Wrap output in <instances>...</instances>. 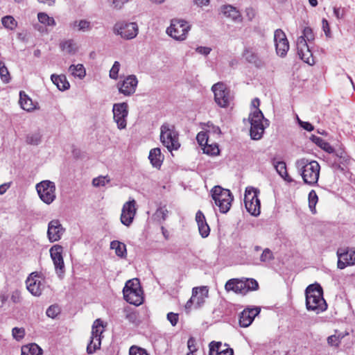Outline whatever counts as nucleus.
<instances>
[{
  "label": "nucleus",
  "instance_id": "nucleus-1",
  "mask_svg": "<svg viewBox=\"0 0 355 355\" xmlns=\"http://www.w3.org/2000/svg\"><path fill=\"white\" fill-rule=\"evenodd\" d=\"M306 307L309 311L318 314L327 308L326 301L323 298V291L318 284H311L305 290Z\"/></svg>",
  "mask_w": 355,
  "mask_h": 355
},
{
  "label": "nucleus",
  "instance_id": "nucleus-2",
  "mask_svg": "<svg viewBox=\"0 0 355 355\" xmlns=\"http://www.w3.org/2000/svg\"><path fill=\"white\" fill-rule=\"evenodd\" d=\"M295 166L300 173L304 183L309 185L317 184L320 171V166L318 162L302 158L296 161Z\"/></svg>",
  "mask_w": 355,
  "mask_h": 355
},
{
  "label": "nucleus",
  "instance_id": "nucleus-3",
  "mask_svg": "<svg viewBox=\"0 0 355 355\" xmlns=\"http://www.w3.org/2000/svg\"><path fill=\"white\" fill-rule=\"evenodd\" d=\"M160 141L170 152L180 147L179 135L174 125L164 123L161 125Z\"/></svg>",
  "mask_w": 355,
  "mask_h": 355
},
{
  "label": "nucleus",
  "instance_id": "nucleus-4",
  "mask_svg": "<svg viewBox=\"0 0 355 355\" xmlns=\"http://www.w3.org/2000/svg\"><path fill=\"white\" fill-rule=\"evenodd\" d=\"M249 120L251 139L259 140L263 137L265 129L269 125V121L264 118L262 112L259 109H257L250 114Z\"/></svg>",
  "mask_w": 355,
  "mask_h": 355
},
{
  "label": "nucleus",
  "instance_id": "nucleus-5",
  "mask_svg": "<svg viewBox=\"0 0 355 355\" xmlns=\"http://www.w3.org/2000/svg\"><path fill=\"white\" fill-rule=\"evenodd\" d=\"M211 196L216 205L219 207L221 213H227L232 205L233 196L229 189H223L220 186H215L212 188Z\"/></svg>",
  "mask_w": 355,
  "mask_h": 355
},
{
  "label": "nucleus",
  "instance_id": "nucleus-6",
  "mask_svg": "<svg viewBox=\"0 0 355 355\" xmlns=\"http://www.w3.org/2000/svg\"><path fill=\"white\" fill-rule=\"evenodd\" d=\"M191 29L188 22L183 19H173L171 21V25L166 29V33L178 41L186 40L188 33Z\"/></svg>",
  "mask_w": 355,
  "mask_h": 355
},
{
  "label": "nucleus",
  "instance_id": "nucleus-7",
  "mask_svg": "<svg viewBox=\"0 0 355 355\" xmlns=\"http://www.w3.org/2000/svg\"><path fill=\"white\" fill-rule=\"evenodd\" d=\"M40 200L46 205H51L56 198L55 184L50 180H42L35 186Z\"/></svg>",
  "mask_w": 355,
  "mask_h": 355
},
{
  "label": "nucleus",
  "instance_id": "nucleus-8",
  "mask_svg": "<svg viewBox=\"0 0 355 355\" xmlns=\"http://www.w3.org/2000/svg\"><path fill=\"white\" fill-rule=\"evenodd\" d=\"M259 190L248 187L246 188L244 195V202L247 211L252 216H257L260 214V200L259 199Z\"/></svg>",
  "mask_w": 355,
  "mask_h": 355
},
{
  "label": "nucleus",
  "instance_id": "nucleus-9",
  "mask_svg": "<svg viewBox=\"0 0 355 355\" xmlns=\"http://www.w3.org/2000/svg\"><path fill=\"white\" fill-rule=\"evenodd\" d=\"M104 331L103 322L101 319L94 321L92 325L91 340L87 347V352L89 354H92L100 348L101 343V334Z\"/></svg>",
  "mask_w": 355,
  "mask_h": 355
},
{
  "label": "nucleus",
  "instance_id": "nucleus-10",
  "mask_svg": "<svg viewBox=\"0 0 355 355\" xmlns=\"http://www.w3.org/2000/svg\"><path fill=\"white\" fill-rule=\"evenodd\" d=\"M211 90L214 94L215 102L221 107H226L229 105L230 101V90L223 83H217L214 84Z\"/></svg>",
  "mask_w": 355,
  "mask_h": 355
},
{
  "label": "nucleus",
  "instance_id": "nucleus-11",
  "mask_svg": "<svg viewBox=\"0 0 355 355\" xmlns=\"http://www.w3.org/2000/svg\"><path fill=\"white\" fill-rule=\"evenodd\" d=\"M113 119L119 130L125 129L127 125L128 105L127 103H115L112 108Z\"/></svg>",
  "mask_w": 355,
  "mask_h": 355
},
{
  "label": "nucleus",
  "instance_id": "nucleus-12",
  "mask_svg": "<svg viewBox=\"0 0 355 355\" xmlns=\"http://www.w3.org/2000/svg\"><path fill=\"white\" fill-rule=\"evenodd\" d=\"M114 32L124 39H133L138 34V26L135 22H118L114 26Z\"/></svg>",
  "mask_w": 355,
  "mask_h": 355
},
{
  "label": "nucleus",
  "instance_id": "nucleus-13",
  "mask_svg": "<svg viewBox=\"0 0 355 355\" xmlns=\"http://www.w3.org/2000/svg\"><path fill=\"white\" fill-rule=\"evenodd\" d=\"M274 42L277 54L281 57H284L289 49V44L286 34L282 30L277 29L275 31Z\"/></svg>",
  "mask_w": 355,
  "mask_h": 355
},
{
  "label": "nucleus",
  "instance_id": "nucleus-14",
  "mask_svg": "<svg viewBox=\"0 0 355 355\" xmlns=\"http://www.w3.org/2000/svg\"><path fill=\"white\" fill-rule=\"evenodd\" d=\"M138 85V80L135 75L128 76L122 82L117 84L119 93L129 96L133 94Z\"/></svg>",
  "mask_w": 355,
  "mask_h": 355
},
{
  "label": "nucleus",
  "instance_id": "nucleus-15",
  "mask_svg": "<svg viewBox=\"0 0 355 355\" xmlns=\"http://www.w3.org/2000/svg\"><path fill=\"white\" fill-rule=\"evenodd\" d=\"M297 51L299 57L304 62L309 65H313L315 63L312 53L307 45L306 40L302 36L297 38Z\"/></svg>",
  "mask_w": 355,
  "mask_h": 355
},
{
  "label": "nucleus",
  "instance_id": "nucleus-16",
  "mask_svg": "<svg viewBox=\"0 0 355 355\" xmlns=\"http://www.w3.org/2000/svg\"><path fill=\"white\" fill-rule=\"evenodd\" d=\"M337 255L338 268L344 269L347 266L355 264V250L349 252L348 248H339Z\"/></svg>",
  "mask_w": 355,
  "mask_h": 355
},
{
  "label": "nucleus",
  "instance_id": "nucleus-17",
  "mask_svg": "<svg viewBox=\"0 0 355 355\" xmlns=\"http://www.w3.org/2000/svg\"><path fill=\"white\" fill-rule=\"evenodd\" d=\"M63 248L60 245H55L50 249L51 257L53 261L57 272L63 273L64 263L62 257Z\"/></svg>",
  "mask_w": 355,
  "mask_h": 355
},
{
  "label": "nucleus",
  "instance_id": "nucleus-18",
  "mask_svg": "<svg viewBox=\"0 0 355 355\" xmlns=\"http://www.w3.org/2000/svg\"><path fill=\"white\" fill-rule=\"evenodd\" d=\"M27 289L35 296H40L44 288V285L40 278L35 273H31L26 282Z\"/></svg>",
  "mask_w": 355,
  "mask_h": 355
},
{
  "label": "nucleus",
  "instance_id": "nucleus-19",
  "mask_svg": "<svg viewBox=\"0 0 355 355\" xmlns=\"http://www.w3.org/2000/svg\"><path fill=\"white\" fill-rule=\"evenodd\" d=\"M123 297L130 304L139 306L143 302L141 288L137 289H123Z\"/></svg>",
  "mask_w": 355,
  "mask_h": 355
},
{
  "label": "nucleus",
  "instance_id": "nucleus-20",
  "mask_svg": "<svg viewBox=\"0 0 355 355\" xmlns=\"http://www.w3.org/2000/svg\"><path fill=\"white\" fill-rule=\"evenodd\" d=\"M260 312L259 308L244 309L240 314L239 324L242 327H248L253 322L256 315Z\"/></svg>",
  "mask_w": 355,
  "mask_h": 355
},
{
  "label": "nucleus",
  "instance_id": "nucleus-21",
  "mask_svg": "<svg viewBox=\"0 0 355 355\" xmlns=\"http://www.w3.org/2000/svg\"><path fill=\"white\" fill-rule=\"evenodd\" d=\"M243 56L248 62L254 64L257 68H262L266 66L264 61L259 58L257 53L252 48H245Z\"/></svg>",
  "mask_w": 355,
  "mask_h": 355
},
{
  "label": "nucleus",
  "instance_id": "nucleus-22",
  "mask_svg": "<svg viewBox=\"0 0 355 355\" xmlns=\"http://www.w3.org/2000/svg\"><path fill=\"white\" fill-rule=\"evenodd\" d=\"M136 202L135 200L128 201L123 205L121 215V222H132L136 214Z\"/></svg>",
  "mask_w": 355,
  "mask_h": 355
},
{
  "label": "nucleus",
  "instance_id": "nucleus-23",
  "mask_svg": "<svg viewBox=\"0 0 355 355\" xmlns=\"http://www.w3.org/2000/svg\"><path fill=\"white\" fill-rule=\"evenodd\" d=\"M64 231L61 223H49L47 234L49 241L55 242L60 240Z\"/></svg>",
  "mask_w": 355,
  "mask_h": 355
},
{
  "label": "nucleus",
  "instance_id": "nucleus-24",
  "mask_svg": "<svg viewBox=\"0 0 355 355\" xmlns=\"http://www.w3.org/2000/svg\"><path fill=\"white\" fill-rule=\"evenodd\" d=\"M209 290L207 286L195 287L192 290V296L196 297V307L201 306L207 297H208Z\"/></svg>",
  "mask_w": 355,
  "mask_h": 355
},
{
  "label": "nucleus",
  "instance_id": "nucleus-25",
  "mask_svg": "<svg viewBox=\"0 0 355 355\" xmlns=\"http://www.w3.org/2000/svg\"><path fill=\"white\" fill-rule=\"evenodd\" d=\"M272 164L277 173L286 182H291L293 179L288 175L286 164L283 161H277L275 158L272 159Z\"/></svg>",
  "mask_w": 355,
  "mask_h": 355
},
{
  "label": "nucleus",
  "instance_id": "nucleus-26",
  "mask_svg": "<svg viewBox=\"0 0 355 355\" xmlns=\"http://www.w3.org/2000/svg\"><path fill=\"white\" fill-rule=\"evenodd\" d=\"M221 12L228 18L232 19L235 21H241V15L236 8L231 5H225L221 7Z\"/></svg>",
  "mask_w": 355,
  "mask_h": 355
},
{
  "label": "nucleus",
  "instance_id": "nucleus-27",
  "mask_svg": "<svg viewBox=\"0 0 355 355\" xmlns=\"http://www.w3.org/2000/svg\"><path fill=\"white\" fill-rule=\"evenodd\" d=\"M69 27L74 31L88 32L92 28L91 22L86 19L75 20L69 24Z\"/></svg>",
  "mask_w": 355,
  "mask_h": 355
},
{
  "label": "nucleus",
  "instance_id": "nucleus-28",
  "mask_svg": "<svg viewBox=\"0 0 355 355\" xmlns=\"http://www.w3.org/2000/svg\"><path fill=\"white\" fill-rule=\"evenodd\" d=\"M51 79L54 85H55L58 89L60 91H64L69 88L70 84L67 81V78L64 75H56L52 74Z\"/></svg>",
  "mask_w": 355,
  "mask_h": 355
},
{
  "label": "nucleus",
  "instance_id": "nucleus-29",
  "mask_svg": "<svg viewBox=\"0 0 355 355\" xmlns=\"http://www.w3.org/2000/svg\"><path fill=\"white\" fill-rule=\"evenodd\" d=\"M225 287L227 291H233L236 293H243L245 290V284L243 281L232 279L227 282Z\"/></svg>",
  "mask_w": 355,
  "mask_h": 355
},
{
  "label": "nucleus",
  "instance_id": "nucleus-30",
  "mask_svg": "<svg viewBox=\"0 0 355 355\" xmlns=\"http://www.w3.org/2000/svg\"><path fill=\"white\" fill-rule=\"evenodd\" d=\"M148 158L152 165L154 167L158 168L160 167L162 164L164 156L161 153L160 148H155L150 150Z\"/></svg>",
  "mask_w": 355,
  "mask_h": 355
},
{
  "label": "nucleus",
  "instance_id": "nucleus-31",
  "mask_svg": "<svg viewBox=\"0 0 355 355\" xmlns=\"http://www.w3.org/2000/svg\"><path fill=\"white\" fill-rule=\"evenodd\" d=\"M60 48L62 51L68 54L74 55L77 53L78 47L76 43L71 39L65 40L60 43Z\"/></svg>",
  "mask_w": 355,
  "mask_h": 355
},
{
  "label": "nucleus",
  "instance_id": "nucleus-32",
  "mask_svg": "<svg viewBox=\"0 0 355 355\" xmlns=\"http://www.w3.org/2000/svg\"><path fill=\"white\" fill-rule=\"evenodd\" d=\"M310 140L315 144L318 146H319L320 148H322L323 150L328 153H334V148L330 145L329 143L327 142L322 138L312 135L310 137Z\"/></svg>",
  "mask_w": 355,
  "mask_h": 355
},
{
  "label": "nucleus",
  "instance_id": "nucleus-33",
  "mask_svg": "<svg viewBox=\"0 0 355 355\" xmlns=\"http://www.w3.org/2000/svg\"><path fill=\"white\" fill-rule=\"evenodd\" d=\"M19 103L23 110L28 112L33 110L35 108L33 101L24 92H20L19 93Z\"/></svg>",
  "mask_w": 355,
  "mask_h": 355
},
{
  "label": "nucleus",
  "instance_id": "nucleus-34",
  "mask_svg": "<svg viewBox=\"0 0 355 355\" xmlns=\"http://www.w3.org/2000/svg\"><path fill=\"white\" fill-rule=\"evenodd\" d=\"M42 349L35 343H31L21 347V355H42Z\"/></svg>",
  "mask_w": 355,
  "mask_h": 355
},
{
  "label": "nucleus",
  "instance_id": "nucleus-35",
  "mask_svg": "<svg viewBox=\"0 0 355 355\" xmlns=\"http://www.w3.org/2000/svg\"><path fill=\"white\" fill-rule=\"evenodd\" d=\"M110 248L115 250V253L118 257L121 258L126 257V246L124 243L118 241H113L110 243Z\"/></svg>",
  "mask_w": 355,
  "mask_h": 355
},
{
  "label": "nucleus",
  "instance_id": "nucleus-36",
  "mask_svg": "<svg viewBox=\"0 0 355 355\" xmlns=\"http://www.w3.org/2000/svg\"><path fill=\"white\" fill-rule=\"evenodd\" d=\"M69 71L71 72V75L78 77L80 79H83L86 75V71L84 66L82 64H71Z\"/></svg>",
  "mask_w": 355,
  "mask_h": 355
},
{
  "label": "nucleus",
  "instance_id": "nucleus-37",
  "mask_svg": "<svg viewBox=\"0 0 355 355\" xmlns=\"http://www.w3.org/2000/svg\"><path fill=\"white\" fill-rule=\"evenodd\" d=\"M42 135L40 132L29 133L26 135V142L28 144L37 146L41 143Z\"/></svg>",
  "mask_w": 355,
  "mask_h": 355
},
{
  "label": "nucleus",
  "instance_id": "nucleus-38",
  "mask_svg": "<svg viewBox=\"0 0 355 355\" xmlns=\"http://www.w3.org/2000/svg\"><path fill=\"white\" fill-rule=\"evenodd\" d=\"M38 21L45 26H55L56 25V22L53 17H49L45 12H39L37 14Z\"/></svg>",
  "mask_w": 355,
  "mask_h": 355
},
{
  "label": "nucleus",
  "instance_id": "nucleus-39",
  "mask_svg": "<svg viewBox=\"0 0 355 355\" xmlns=\"http://www.w3.org/2000/svg\"><path fill=\"white\" fill-rule=\"evenodd\" d=\"M2 25L7 29L14 30L17 26V22L15 18L11 15H6L1 19Z\"/></svg>",
  "mask_w": 355,
  "mask_h": 355
},
{
  "label": "nucleus",
  "instance_id": "nucleus-40",
  "mask_svg": "<svg viewBox=\"0 0 355 355\" xmlns=\"http://www.w3.org/2000/svg\"><path fill=\"white\" fill-rule=\"evenodd\" d=\"M110 178L108 175H100L92 180V185L94 187H104L106 184L110 182Z\"/></svg>",
  "mask_w": 355,
  "mask_h": 355
},
{
  "label": "nucleus",
  "instance_id": "nucleus-41",
  "mask_svg": "<svg viewBox=\"0 0 355 355\" xmlns=\"http://www.w3.org/2000/svg\"><path fill=\"white\" fill-rule=\"evenodd\" d=\"M0 76L3 83H8L10 80V73L4 62L0 60Z\"/></svg>",
  "mask_w": 355,
  "mask_h": 355
},
{
  "label": "nucleus",
  "instance_id": "nucleus-42",
  "mask_svg": "<svg viewBox=\"0 0 355 355\" xmlns=\"http://www.w3.org/2000/svg\"><path fill=\"white\" fill-rule=\"evenodd\" d=\"M202 149H203L204 153H206V154L210 155H217L219 154V152H220L218 146L216 144H210V145L207 144L203 147Z\"/></svg>",
  "mask_w": 355,
  "mask_h": 355
},
{
  "label": "nucleus",
  "instance_id": "nucleus-43",
  "mask_svg": "<svg viewBox=\"0 0 355 355\" xmlns=\"http://www.w3.org/2000/svg\"><path fill=\"white\" fill-rule=\"evenodd\" d=\"M168 211L165 207H160L157 209L154 214L155 220H166L167 219Z\"/></svg>",
  "mask_w": 355,
  "mask_h": 355
},
{
  "label": "nucleus",
  "instance_id": "nucleus-44",
  "mask_svg": "<svg viewBox=\"0 0 355 355\" xmlns=\"http://www.w3.org/2000/svg\"><path fill=\"white\" fill-rule=\"evenodd\" d=\"M318 196L314 190H311L309 193V206L312 212H314L315 205L318 202Z\"/></svg>",
  "mask_w": 355,
  "mask_h": 355
},
{
  "label": "nucleus",
  "instance_id": "nucleus-45",
  "mask_svg": "<svg viewBox=\"0 0 355 355\" xmlns=\"http://www.w3.org/2000/svg\"><path fill=\"white\" fill-rule=\"evenodd\" d=\"M141 288V286H140V282H139V279L134 278V279L127 281L123 289H130V290L137 289L138 290V288Z\"/></svg>",
  "mask_w": 355,
  "mask_h": 355
},
{
  "label": "nucleus",
  "instance_id": "nucleus-46",
  "mask_svg": "<svg viewBox=\"0 0 355 355\" xmlns=\"http://www.w3.org/2000/svg\"><path fill=\"white\" fill-rule=\"evenodd\" d=\"M274 259L273 253L269 248L264 249L260 256V261L262 262L270 261Z\"/></svg>",
  "mask_w": 355,
  "mask_h": 355
},
{
  "label": "nucleus",
  "instance_id": "nucleus-47",
  "mask_svg": "<svg viewBox=\"0 0 355 355\" xmlns=\"http://www.w3.org/2000/svg\"><path fill=\"white\" fill-rule=\"evenodd\" d=\"M198 225L200 235L203 238L207 237L210 232V227L208 223H198Z\"/></svg>",
  "mask_w": 355,
  "mask_h": 355
},
{
  "label": "nucleus",
  "instance_id": "nucleus-48",
  "mask_svg": "<svg viewBox=\"0 0 355 355\" xmlns=\"http://www.w3.org/2000/svg\"><path fill=\"white\" fill-rule=\"evenodd\" d=\"M120 69V63L118 61H115L110 71V77L113 80L118 78V74Z\"/></svg>",
  "mask_w": 355,
  "mask_h": 355
},
{
  "label": "nucleus",
  "instance_id": "nucleus-49",
  "mask_svg": "<svg viewBox=\"0 0 355 355\" xmlns=\"http://www.w3.org/2000/svg\"><path fill=\"white\" fill-rule=\"evenodd\" d=\"M245 289L247 288L248 291H254L258 288V283L254 279H247L245 282Z\"/></svg>",
  "mask_w": 355,
  "mask_h": 355
},
{
  "label": "nucleus",
  "instance_id": "nucleus-50",
  "mask_svg": "<svg viewBox=\"0 0 355 355\" xmlns=\"http://www.w3.org/2000/svg\"><path fill=\"white\" fill-rule=\"evenodd\" d=\"M130 355H148L146 349L139 347L137 346L133 345L130 347L129 350Z\"/></svg>",
  "mask_w": 355,
  "mask_h": 355
},
{
  "label": "nucleus",
  "instance_id": "nucleus-51",
  "mask_svg": "<svg viewBox=\"0 0 355 355\" xmlns=\"http://www.w3.org/2000/svg\"><path fill=\"white\" fill-rule=\"evenodd\" d=\"M198 143L201 146H205L208 142V135L207 132H200L196 137Z\"/></svg>",
  "mask_w": 355,
  "mask_h": 355
},
{
  "label": "nucleus",
  "instance_id": "nucleus-52",
  "mask_svg": "<svg viewBox=\"0 0 355 355\" xmlns=\"http://www.w3.org/2000/svg\"><path fill=\"white\" fill-rule=\"evenodd\" d=\"M12 334L14 338L17 340H19L24 337L25 330L24 328L15 327L12 330Z\"/></svg>",
  "mask_w": 355,
  "mask_h": 355
},
{
  "label": "nucleus",
  "instance_id": "nucleus-53",
  "mask_svg": "<svg viewBox=\"0 0 355 355\" xmlns=\"http://www.w3.org/2000/svg\"><path fill=\"white\" fill-rule=\"evenodd\" d=\"M60 313V308L57 305H51L46 310L48 317L54 318Z\"/></svg>",
  "mask_w": 355,
  "mask_h": 355
},
{
  "label": "nucleus",
  "instance_id": "nucleus-54",
  "mask_svg": "<svg viewBox=\"0 0 355 355\" xmlns=\"http://www.w3.org/2000/svg\"><path fill=\"white\" fill-rule=\"evenodd\" d=\"M167 319L172 326H175L178 322L179 315L178 313L170 312L167 314Z\"/></svg>",
  "mask_w": 355,
  "mask_h": 355
},
{
  "label": "nucleus",
  "instance_id": "nucleus-55",
  "mask_svg": "<svg viewBox=\"0 0 355 355\" xmlns=\"http://www.w3.org/2000/svg\"><path fill=\"white\" fill-rule=\"evenodd\" d=\"M297 122L301 128H302L303 129H304L309 132H311L314 130L313 125L312 124H311L309 122L303 121L300 120L298 117H297Z\"/></svg>",
  "mask_w": 355,
  "mask_h": 355
},
{
  "label": "nucleus",
  "instance_id": "nucleus-56",
  "mask_svg": "<svg viewBox=\"0 0 355 355\" xmlns=\"http://www.w3.org/2000/svg\"><path fill=\"white\" fill-rule=\"evenodd\" d=\"M327 343L331 346L337 347L340 343V338L336 335H332L328 337Z\"/></svg>",
  "mask_w": 355,
  "mask_h": 355
},
{
  "label": "nucleus",
  "instance_id": "nucleus-57",
  "mask_svg": "<svg viewBox=\"0 0 355 355\" xmlns=\"http://www.w3.org/2000/svg\"><path fill=\"white\" fill-rule=\"evenodd\" d=\"M322 29L325 33V35L327 37H330L331 36V31H330V27H329L328 21L326 19H323L322 20Z\"/></svg>",
  "mask_w": 355,
  "mask_h": 355
},
{
  "label": "nucleus",
  "instance_id": "nucleus-58",
  "mask_svg": "<svg viewBox=\"0 0 355 355\" xmlns=\"http://www.w3.org/2000/svg\"><path fill=\"white\" fill-rule=\"evenodd\" d=\"M196 51L200 54L207 55L211 51V49L207 46H198L196 49Z\"/></svg>",
  "mask_w": 355,
  "mask_h": 355
},
{
  "label": "nucleus",
  "instance_id": "nucleus-59",
  "mask_svg": "<svg viewBox=\"0 0 355 355\" xmlns=\"http://www.w3.org/2000/svg\"><path fill=\"white\" fill-rule=\"evenodd\" d=\"M131 0H113L112 4L116 9H121L125 3L130 1Z\"/></svg>",
  "mask_w": 355,
  "mask_h": 355
},
{
  "label": "nucleus",
  "instance_id": "nucleus-60",
  "mask_svg": "<svg viewBox=\"0 0 355 355\" xmlns=\"http://www.w3.org/2000/svg\"><path fill=\"white\" fill-rule=\"evenodd\" d=\"M187 346L189 352H194L197 350L196 348V340L192 337L188 340Z\"/></svg>",
  "mask_w": 355,
  "mask_h": 355
},
{
  "label": "nucleus",
  "instance_id": "nucleus-61",
  "mask_svg": "<svg viewBox=\"0 0 355 355\" xmlns=\"http://www.w3.org/2000/svg\"><path fill=\"white\" fill-rule=\"evenodd\" d=\"M303 35L302 37H304V39L306 37L309 41L313 39L312 30L309 27L304 29Z\"/></svg>",
  "mask_w": 355,
  "mask_h": 355
},
{
  "label": "nucleus",
  "instance_id": "nucleus-62",
  "mask_svg": "<svg viewBox=\"0 0 355 355\" xmlns=\"http://www.w3.org/2000/svg\"><path fill=\"white\" fill-rule=\"evenodd\" d=\"M20 300H21V297H20L19 292L18 291H15L12 292V295H11L12 302L15 304H17V303L20 302Z\"/></svg>",
  "mask_w": 355,
  "mask_h": 355
},
{
  "label": "nucleus",
  "instance_id": "nucleus-63",
  "mask_svg": "<svg viewBox=\"0 0 355 355\" xmlns=\"http://www.w3.org/2000/svg\"><path fill=\"white\" fill-rule=\"evenodd\" d=\"M9 297V294L7 292H1L0 293V302L1 303V306H3L6 302L8 301Z\"/></svg>",
  "mask_w": 355,
  "mask_h": 355
},
{
  "label": "nucleus",
  "instance_id": "nucleus-64",
  "mask_svg": "<svg viewBox=\"0 0 355 355\" xmlns=\"http://www.w3.org/2000/svg\"><path fill=\"white\" fill-rule=\"evenodd\" d=\"M234 352L231 348H226L218 352V355H233Z\"/></svg>",
  "mask_w": 355,
  "mask_h": 355
}]
</instances>
